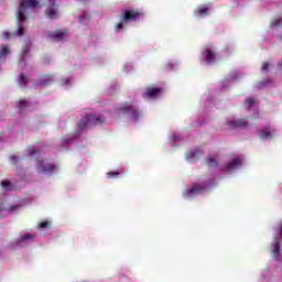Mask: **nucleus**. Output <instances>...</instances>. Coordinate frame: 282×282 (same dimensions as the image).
I'll list each match as a JSON object with an SVG mask.
<instances>
[{
  "instance_id": "1",
  "label": "nucleus",
  "mask_w": 282,
  "mask_h": 282,
  "mask_svg": "<svg viewBox=\"0 0 282 282\" xmlns=\"http://www.w3.org/2000/svg\"><path fill=\"white\" fill-rule=\"evenodd\" d=\"M39 1H22L20 4V8L18 10V36H23V22L25 21L26 17L25 14H28V9H34L39 7Z\"/></svg>"
},
{
  "instance_id": "2",
  "label": "nucleus",
  "mask_w": 282,
  "mask_h": 282,
  "mask_svg": "<svg viewBox=\"0 0 282 282\" xmlns=\"http://www.w3.org/2000/svg\"><path fill=\"white\" fill-rule=\"evenodd\" d=\"M117 113H123L124 116H128L130 120H133L134 122H138L140 118H142V111L138 109V107H134L133 105H130L128 102L123 104L121 107L116 109Z\"/></svg>"
},
{
  "instance_id": "3",
  "label": "nucleus",
  "mask_w": 282,
  "mask_h": 282,
  "mask_svg": "<svg viewBox=\"0 0 282 282\" xmlns=\"http://www.w3.org/2000/svg\"><path fill=\"white\" fill-rule=\"evenodd\" d=\"M140 17H143V13H141L140 10H123L121 15V22L116 25V32H118V30H122L124 28V23H129V21H138Z\"/></svg>"
},
{
  "instance_id": "4",
  "label": "nucleus",
  "mask_w": 282,
  "mask_h": 282,
  "mask_svg": "<svg viewBox=\"0 0 282 282\" xmlns=\"http://www.w3.org/2000/svg\"><path fill=\"white\" fill-rule=\"evenodd\" d=\"M105 122V118L101 116L87 115L82 118L77 123V128L79 131H85L87 127H96V124H102Z\"/></svg>"
},
{
  "instance_id": "5",
  "label": "nucleus",
  "mask_w": 282,
  "mask_h": 282,
  "mask_svg": "<svg viewBox=\"0 0 282 282\" xmlns=\"http://www.w3.org/2000/svg\"><path fill=\"white\" fill-rule=\"evenodd\" d=\"M37 173H45V175H52L55 171H58V165L54 163H47V161L37 162Z\"/></svg>"
},
{
  "instance_id": "6",
  "label": "nucleus",
  "mask_w": 282,
  "mask_h": 282,
  "mask_svg": "<svg viewBox=\"0 0 282 282\" xmlns=\"http://www.w3.org/2000/svg\"><path fill=\"white\" fill-rule=\"evenodd\" d=\"M206 191L205 185L199 183H194L193 186L184 192V197H193L195 195H199V193H204Z\"/></svg>"
},
{
  "instance_id": "7",
  "label": "nucleus",
  "mask_w": 282,
  "mask_h": 282,
  "mask_svg": "<svg viewBox=\"0 0 282 282\" xmlns=\"http://www.w3.org/2000/svg\"><path fill=\"white\" fill-rule=\"evenodd\" d=\"M226 124L229 129H246L248 127V118L227 120Z\"/></svg>"
},
{
  "instance_id": "8",
  "label": "nucleus",
  "mask_w": 282,
  "mask_h": 282,
  "mask_svg": "<svg viewBox=\"0 0 282 282\" xmlns=\"http://www.w3.org/2000/svg\"><path fill=\"white\" fill-rule=\"evenodd\" d=\"M162 94V88L158 87H148L147 91L142 94L143 98H155Z\"/></svg>"
},
{
  "instance_id": "9",
  "label": "nucleus",
  "mask_w": 282,
  "mask_h": 282,
  "mask_svg": "<svg viewBox=\"0 0 282 282\" xmlns=\"http://www.w3.org/2000/svg\"><path fill=\"white\" fill-rule=\"evenodd\" d=\"M239 166H241V159L236 158L225 165V171H227V173H230V171H235V169H239Z\"/></svg>"
},
{
  "instance_id": "10",
  "label": "nucleus",
  "mask_w": 282,
  "mask_h": 282,
  "mask_svg": "<svg viewBox=\"0 0 282 282\" xmlns=\"http://www.w3.org/2000/svg\"><path fill=\"white\" fill-rule=\"evenodd\" d=\"M273 133L274 130L267 127L260 131V140H272Z\"/></svg>"
},
{
  "instance_id": "11",
  "label": "nucleus",
  "mask_w": 282,
  "mask_h": 282,
  "mask_svg": "<svg viewBox=\"0 0 282 282\" xmlns=\"http://www.w3.org/2000/svg\"><path fill=\"white\" fill-rule=\"evenodd\" d=\"M203 56H205L206 63L208 64L215 63L216 55H215V52H213L212 50H205L203 52Z\"/></svg>"
},
{
  "instance_id": "12",
  "label": "nucleus",
  "mask_w": 282,
  "mask_h": 282,
  "mask_svg": "<svg viewBox=\"0 0 282 282\" xmlns=\"http://www.w3.org/2000/svg\"><path fill=\"white\" fill-rule=\"evenodd\" d=\"M65 36H67V31H56L50 35V37L53 41H63V39H65Z\"/></svg>"
},
{
  "instance_id": "13",
  "label": "nucleus",
  "mask_w": 282,
  "mask_h": 282,
  "mask_svg": "<svg viewBox=\"0 0 282 282\" xmlns=\"http://www.w3.org/2000/svg\"><path fill=\"white\" fill-rule=\"evenodd\" d=\"M56 2H53V4L46 10V17L48 19H56V14H58V9H56Z\"/></svg>"
},
{
  "instance_id": "14",
  "label": "nucleus",
  "mask_w": 282,
  "mask_h": 282,
  "mask_svg": "<svg viewBox=\"0 0 282 282\" xmlns=\"http://www.w3.org/2000/svg\"><path fill=\"white\" fill-rule=\"evenodd\" d=\"M200 155H202V150L196 149L194 151L188 152L186 158L187 160H191V162H195L197 158H199Z\"/></svg>"
},
{
  "instance_id": "15",
  "label": "nucleus",
  "mask_w": 282,
  "mask_h": 282,
  "mask_svg": "<svg viewBox=\"0 0 282 282\" xmlns=\"http://www.w3.org/2000/svg\"><path fill=\"white\" fill-rule=\"evenodd\" d=\"M279 252H281V242H279L278 238H274L272 254L275 259H279Z\"/></svg>"
},
{
  "instance_id": "16",
  "label": "nucleus",
  "mask_w": 282,
  "mask_h": 282,
  "mask_svg": "<svg viewBox=\"0 0 282 282\" xmlns=\"http://www.w3.org/2000/svg\"><path fill=\"white\" fill-rule=\"evenodd\" d=\"M52 83H54V78L50 75H44L41 78L40 85L47 87V85H52Z\"/></svg>"
},
{
  "instance_id": "17",
  "label": "nucleus",
  "mask_w": 282,
  "mask_h": 282,
  "mask_svg": "<svg viewBox=\"0 0 282 282\" xmlns=\"http://www.w3.org/2000/svg\"><path fill=\"white\" fill-rule=\"evenodd\" d=\"M245 105H246L248 111H250V108L254 107V105H257V101L254 100V98L249 97L246 99Z\"/></svg>"
},
{
  "instance_id": "18",
  "label": "nucleus",
  "mask_w": 282,
  "mask_h": 282,
  "mask_svg": "<svg viewBox=\"0 0 282 282\" xmlns=\"http://www.w3.org/2000/svg\"><path fill=\"white\" fill-rule=\"evenodd\" d=\"M8 54H10V48L2 44L0 51V58L8 56Z\"/></svg>"
},
{
  "instance_id": "19",
  "label": "nucleus",
  "mask_w": 282,
  "mask_h": 282,
  "mask_svg": "<svg viewBox=\"0 0 282 282\" xmlns=\"http://www.w3.org/2000/svg\"><path fill=\"white\" fill-rule=\"evenodd\" d=\"M2 188H6V191H13L14 186H12V183L10 181H2L1 182Z\"/></svg>"
},
{
  "instance_id": "20",
  "label": "nucleus",
  "mask_w": 282,
  "mask_h": 282,
  "mask_svg": "<svg viewBox=\"0 0 282 282\" xmlns=\"http://www.w3.org/2000/svg\"><path fill=\"white\" fill-rule=\"evenodd\" d=\"M28 85V77H25V74H20V80H19V86L20 87H25Z\"/></svg>"
},
{
  "instance_id": "21",
  "label": "nucleus",
  "mask_w": 282,
  "mask_h": 282,
  "mask_svg": "<svg viewBox=\"0 0 282 282\" xmlns=\"http://www.w3.org/2000/svg\"><path fill=\"white\" fill-rule=\"evenodd\" d=\"M271 25L273 28H282V19L281 18H275L272 22Z\"/></svg>"
},
{
  "instance_id": "22",
  "label": "nucleus",
  "mask_w": 282,
  "mask_h": 282,
  "mask_svg": "<svg viewBox=\"0 0 282 282\" xmlns=\"http://www.w3.org/2000/svg\"><path fill=\"white\" fill-rule=\"evenodd\" d=\"M120 176V172H108L107 173V177L109 178V180H118V177Z\"/></svg>"
},
{
  "instance_id": "23",
  "label": "nucleus",
  "mask_w": 282,
  "mask_h": 282,
  "mask_svg": "<svg viewBox=\"0 0 282 282\" xmlns=\"http://www.w3.org/2000/svg\"><path fill=\"white\" fill-rule=\"evenodd\" d=\"M18 107L21 110L28 109V107H30V104L28 102V100H20Z\"/></svg>"
},
{
  "instance_id": "24",
  "label": "nucleus",
  "mask_w": 282,
  "mask_h": 282,
  "mask_svg": "<svg viewBox=\"0 0 282 282\" xmlns=\"http://www.w3.org/2000/svg\"><path fill=\"white\" fill-rule=\"evenodd\" d=\"M195 14H200V17H204V14H208V8L206 7H200Z\"/></svg>"
},
{
  "instance_id": "25",
  "label": "nucleus",
  "mask_w": 282,
  "mask_h": 282,
  "mask_svg": "<svg viewBox=\"0 0 282 282\" xmlns=\"http://www.w3.org/2000/svg\"><path fill=\"white\" fill-rule=\"evenodd\" d=\"M30 239H34V235L25 234L24 236L19 238V241H30Z\"/></svg>"
},
{
  "instance_id": "26",
  "label": "nucleus",
  "mask_w": 282,
  "mask_h": 282,
  "mask_svg": "<svg viewBox=\"0 0 282 282\" xmlns=\"http://www.w3.org/2000/svg\"><path fill=\"white\" fill-rule=\"evenodd\" d=\"M218 162H217V160H215V159H213V158H208L207 159V165L208 166H218Z\"/></svg>"
},
{
  "instance_id": "27",
  "label": "nucleus",
  "mask_w": 282,
  "mask_h": 282,
  "mask_svg": "<svg viewBox=\"0 0 282 282\" xmlns=\"http://www.w3.org/2000/svg\"><path fill=\"white\" fill-rule=\"evenodd\" d=\"M270 80H263L258 83V89H261L262 87H265V85H269Z\"/></svg>"
},
{
  "instance_id": "28",
  "label": "nucleus",
  "mask_w": 282,
  "mask_h": 282,
  "mask_svg": "<svg viewBox=\"0 0 282 282\" xmlns=\"http://www.w3.org/2000/svg\"><path fill=\"white\" fill-rule=\"evenodd\" d=\"M269 67H270V64L268 62H264L262 64V72H268Z\"/></svg>"
},
{
  "instance_id": "29",
  "label": "nucleus",
  "mask_w": 282,
  "mask_h": 282,
  "mask_svg": "<svg viewBox=\"0 0 282 282\" xmlns=\"http://www.w3.org/2000/svg\"><path fill=\"white\" fill-rule=\"evenodd\" d=\"M278 235L282 239V223L278 226Z\"/></svg>"
},
{
  "instance_id": "30",
  "label": "nucleus",
  "mask_w": 282,
  "mask_h": 282,
  "mask_svg": "<svg viewBox=\"0 0 282 282\" xmlns=\"http://www.w3.org/2000/svg\"><path fill=\"white\" fill-rule=\"evenodd\" d=\"M50 226V221H43L40 224V228H47Z\"/></svg>"
},
{
  "instance_id": "31",
  "label": "nucleus",
  "mask_w": 282,
  "mask_h": 282,
  "mask_svg": "<svg viewBox=\"0 0 282 282\" xmlns=\"http://www.w3.org/2000/svg\"><path fill=\"white\" fill-rule=\"evenodd\" d=\"M35 153H39V150H36V149H31L30 151H29V155L32 158V155H34Z\"/></svg>"
},
{
  "instance_id": "32",
  "label": "nucleus",
  "mask_w": 282,
  "mask_h": 282,
  "mask_svg": "<svg viewBox=\"0 0 282 282\" xmlns=\"http://www.w3.org/2000/svg\"><path fill=\"white\" fill-rule=\"evenodd\" d=\"M10 160L13 164H17L19 162V156H11Z\"/></svg>"
},
{
  "instance_id": "33",
  "label": "nucleus",
  "mask_w": 282,
  "mask_h": 282,
  "mask_svg": "<svg viewBox=\"0 0 282 282\" xmlns=\"http://www.w3.org/2000/svg\"><path fill=\"white\" fill-rule=\"evenodd\" d=\"M28 52H29L28 46H24V47L22 48V54H23V56H26V55H28Z\"/></svg>"
},
{
  "instance_id": "34",
  "label": "nucleus",
  "mask_w": 282,
  "mask_h": 282,
  "mask_svg": "<svg viewBox=\"0 0 282 282\" xmlns=\"http://www.w3.org/2000/svg\"><path fill=\"white\" fill-rule=\"evenodd\" d=\"M3 37H4V39H9V37H10V33H9L8 31H4V32H3Z\"/></svg>"
},
{
  "instance_id": "35",
  "label": "nucleus",
  "mask_w": 282,
  "mask_h": 282,
  "mask_svg": "<svg viewBox=\"0 0 282 282\" xmlns=\"http://www.w3.org/2000/svg\"><path fill=\"white\" fill-rule=\"evenodd\" d=\"M0 210H3V209L0 207Z\"/></svg>"
}]
</instances>
